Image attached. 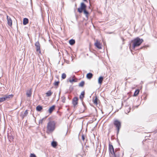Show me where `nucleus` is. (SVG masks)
<instances>
[{"mask_svg":"<svg viewBox=\"0 0 157 157\" xmlns=\"http://www.w3.org/2000/svg\"><path fill=\"white\" fill-rule=\"evenodd\" d=\"M109 150L110 157H120L121 152L118 149H115L114 151L112 144H109Z\"/></svg>","mask_w":157,"mask_h":157,"instance_id":"f257e3e1","label":"nucleus"},{"mask_svg":"<svg viewBox=\"0 0 157 157\" xmlns=\"http://www.w3.org/2000/svg\"><path fill=\"white\" fill-rule=\"evenodd\" d=\"M144 42V40L142 39H140L139 37H137L132 41L133 43V49H134L136 47L140 46Z\"/></svg>","mask_w":157,"mask_h":157,"instance_id":"f03ea898","label":"nucleus"},{"mask_svg":"<svg viewBox=\"0 0 157 157\" xmlns=\"http://www.w3.org/2000/svg\"><path fill=\"white\" fill-rule=\"evenodd\" d=\"M113 124L115 127L116 128L117 130V134L119 133L120 128L121 127V122L117 120H114Z\"/></svg>","mask_w":157,"mask_h":157,"instance_id":"7ed1b4c3","label":"nucleus"},{"mask_svg":"<svg viewBox=\"0 0 157 157\" xmlns=\"http://www.w3.org/2000/svg\"><path fill=\"white\" fill-rule=\"evenodd\" d=\"M13 95L12 94L10 95H5L3 97L0 98V103L6 101H8L9 100L13 97Z\"/></svg>","mask_w":157,"mask_h":157,"instance_id":"20e7f679","label":"nucleus"},{"mask_svg":"<svg viewBox=\"0 0 157 157\" xmlns=\"http://www.w3.org/2000/svg\"><path fill=\"white\" fill-rule=\"evenodd\" d=\"M50 132H53L55 129L56 122L52 121L50 120Z\"/></svg>","mask_w":157,"mask_h":157,"instance_id":"39448f33","label":"nucleus"},{"mask_svg":"<svg viewBox=\"0 0 157 157\" xmlns=\"http://www.w3.org/2000/svg\"><path fill=\"white\" fill-rule=\"evenodd\" d=\"M35 46L36 47V51L37 52H39V53H40V44L39 42L37 41L35 43Z\"/></svg>","mask_w":157,"mask_h":157,"instance_id":"423d86ee","label":"nucleus"},{"mask_svg":"<svg viewBox=\"0 0 157 157\" xmlns=\"http://www.w3.org/2000/svg\"><path fill=\"white\" fill-rule=\"evenodd\" d=\"M28 110H26L24 112H22L20 114V116L23 119L25 117L27 116L28 114Z\"/></svg>","mask_w":157,"mask_h":157,"instance_id":"0eeeda50","label":"nucleus"},{"mask_svg":"<svg viewBox=\"0 0 157 157\" xmlns=\"http://www.w3.org/2000/svg\"><path fill=\"white\" fill-rule=\"evenodd\" d=\"M78 99L77 97H75L72 100V103L74 106H75L78 104Z\"/></svg>","mask_w":157,"mask_h":157,"instance_id":"6e6552de","label":"nucleus"},{"mask_svg":"<svg viewBox=\"0 0 157 157\" xmlns=\"http://www.w3.org/2000/svg\"><path fill=\"white\" fill-rule=\"evenodd\" d=\"M7 23L9 25L11 26L12 25V20L10 17L8 16H7Z\"/></svg>","mask_w":157,"mask_h":157,"instance_id":"1a4fd4ad","label":"nucleus"},{"mask_svg":"<svg viewBox=\"0 0 157 157\" xmlns=\"http://www.w3.org/2000/svg\"><path fill=\"white\" fill-rule=\"evenodd\" d=\"M32 89L27 90L26 95L28 97H30L32 94Z\"/></svg>","mask_w":157,"mask_h":157,"instance_id":"9d476101","label":"nucleus"},{"mask_svg":"<svg viewBox=\"0 0 157 157\" xmlns=\"http://www.w3.org/2000/svg\"><path fill=\"white\" fill-rule=\"evenodd\" d=\"M95 46L98 49H101V47L100 43L97 41L95 43Z\"/></svg>","mask_w":157,"mask_h":157,"instance_id":"9b49d317","label":"nucleus"},{"mask_svg":"<svg viewBox=\"0 0 157 157\" xmlns=\"http://www.w3.org/2000/svg\"><path fill=\"white\" fill-rule=\"evenodd\" d=\"M29 22V20L26 18H25L23 20V24L24 25H25L27 24Z\"/></svg>","mask_w":157,"mask_h":157,"instance_id":"f8f14e48","label":"nucleus"},{"mask_svg":"<svg viewBox=\"0 0 157 157\" xmlns=\"http://www.w3.org/2000/svg\"><path fill=\"white\" fill-rule=\"evenodd\" d=\"M103 79V77L102 76L100 77L98 79V83L101 84Z\"/></svg>","mask_w":157,"mask_h":157,"instance_id":"ddd939ff","label":"nucleus"},{"mask_svg":"<svg viewBox=\"0 0 157 157\" xmlns=\"http://www.w3.org/2000/svg\"><path fill=\"white\" fill-rule=\"evenodd\" d=\"M86 5L83 2H82L81 3L80 8L82 9L83 10L86 9Z\"/></svg>","mask_w":157,"mask_h":157,"instance_id":"4468645a","label":"nucleus"},{"mask_svg":"<svg viewBox=\"0 0 157 157\" xmlns=\"http://www.w3.org/2000/svg\"><path fill=\"white\" fill-rule=\"evenodd\" d=\"M93 76V74L91 73H88L86 75V77L87 78L90 79Z\"/></svg>","mask_w":157,"mask_h":157,"instance_id":"2eb2a0df","label":"nucleus"},{"mask_svg":"<svg viewBox=\"0 0 157 157\" xmlns=\"http://www.w3.org/2000/svg\"><path fill=\"white\" fill-rule=\"evenodd\" d=\"M55 106L53 105L50 107V114L52 113V111L55 109Z\"/></svg>","mask_w":157,"mask_h":157,"instance_id":"dca6fc26","label":"nucleus"},{"mask_svg":"<svg viewBox=\"0 0 157 157\" xmlns=\"http://www.w3.org/2000/svg\"><path fill=\"white\" fill-rule=\"evenodd\" d=\"M85 92L83 91L82 92L80 95L79 96V98L81 100H82L83 98L84 97Z\"/></svg>","mask_w":157,"mask_h":157,"instance_id":"f3484780","label":"nucleus"},{"mask_svg":"<svg viewBox=\"0 0 157 157\" xmlns=\"http://www.w3.org/2000/svg\"><path fill=\"white\" fill-rule=\"evenodd\" d=\"M57 145V142L55 141H53L51 143V145L53 147H55Z\"/></svg>","mask_w":157,"mask_h":157,"instance_id":"a211bd4d","label":"nucleus"},{"mask_svg":"<svg viewBox=\"0 0 157 157\" xmlns=\"http://www.w3.org/2000/svg\"><path fill=\"white\" fill-rule=\"evenodd\" d=\"M83 11L84 14L85 15L86 17L87 18H88V14H89V12H88V11H87L86 10V9L84 10Z\"/></svg>","mask_w":157,"mask_h":157,"instance_id":"6ab92c4d","label":"nucleus"},{"mask_svg":"<svg viewBox=\"0 0 157 157\" xmlns=\"http://www.w3.org/2000/svg\"><path fill=\"white\" fill-rule=\"evenodd\" d=\"M69 43L71 45H73L75 43V41L74 39H71L69 41Z\"/></svg>","mask_w":157,"mask_h":157,"instance_id":"aec40b11","label":"nucleus"},{"mask_svg":"<svg viewBox=\"0 0 157 157\" xmlns=\"http://www.w3.org/2000/svg\"><path fill=\"white\" fill-rule=\"evenodd\" d=\"M36 109L38 111H40L42 109V107L41 106L38 105L36 107Z\"/></svg>","mask_w":157,"mask_h":157,"instance_id":"412c9836","label":"nucleus"},{"mask_svg":"<svg viewBox=\"0 0 157 157\" xmlns=\"http://www.w3.org/2000/svg\"><path fill=\"white\" fill-rule=\"evenodd\" d=\"M98 98L97 96H96L95 99L93 100V102L96 105H97L98 104Z\"/></svg>","mask_w":157,"mask_h":157,"instance_id":"4be33fe9","label":"nucleus"},{"mask_svg":"<svg viewBox=\"0 0 157 157\" xmlns=\"http://www.w3.org/2000/svg\"><path fill=\"white\" fill-rule=\"evenodd\" d=\"M139 90L138 89L136 90L134 92L133 96H137L138 95V94H139Z\"/></svg>","mask_w":157,"mask_h":157,"instance_id":"5701e85b","label":"nucleus"},{"mask_svg":"<svg viewBox=\"0 0 157 157\" xmlns=\"http://www.w3.org/2000/svg\"><path fill=\"white\" fill-rule=\"evenodd\" d=\"M85 82L84 81H81L79 84V86L81 87H83L84 85Z\"/></svg>","mask_w":157,"mask_h":157,"instance_id":"b1692460","label":"nucleus"},{"mask_svg":"<svg viewBox=\"0 0 157 157\" xmlns=\"http://www.w3.org/2000/svg\"><path fill=\"white\" fill-rule=\"evenodd\" d=\"M84 10H83V9H82L81 8H78V11L79 13H81L82 12V11H83Z\"/></svg>","mask_w":157,"mask_h":157,"instance_id":"393cba45","label":"nucleus"},{"mask_svg":"<svg viewBox=\"0 0 157 157\" xmlns=\"http://www.w3.org/2000/svg\"><path fill=\"white\" fill-rule=\"evenodd\" d=\"M47 117H46L45 118H43L41 120H40L39 121V123L40 124H42L43 122V121Z\"/></svg>","mask_w":157,"mask_h":157,"instance_id":"a878e982","label":"nucleus"},{"mask_svg":"<svg viewBox=\"0 0 157 157\" xmlns=\"http://www.w3.org/2000/svg\"><path fill=\"white\" fill-rule=\"evenodd\" d=\"M66 77V75L65 73H63L62 75V78L63 79H65Z\"/></svg>","mask_w":157,"mask_h":157,"instance_id":"bb28decb","label":"nucleus"},{"mask_svg":"<svg viewBox=\"0 0 157 157\" xmlns=\"http://www.w3.org/2000/svg\"><path fill=\"white\" fill-rule=\"evenodd\" d=\"M76 80L75 79L73 78L72 79H70L69 82H76Z\"/></svg>","mask_w":157,"mask_h":157,"instance_id":"cd10ccee","label":"nucleus"},{"mask_svg":"<svg viewBox=\"0 0 157 157\" xmlns=\"http://www.w3.org/2000/svg\"><path fill=\"white\" fill-rule=\"evenodd\" d=\"M30 157H36V155L33 153H31Z\"/></svg>","mask_w":157,"mask_h":157,"instance_id":"c85d7f7f","label":"nucleus"},{"mask_svg":"<svg viewBox=\"0 0 157 157\" xmlns=\"http://www.w3.org/2000/svg\"><path fill=\"white\" fill-rule=\"evenodd\" d=\"M47 127V129H48L47 132L48 133V132H49V122H48V123Z\"/></svg>","mask_w":157,"mask_h":157,"instance_id":"c756f323","label":"nucleus"},{"mask_svg":"<svg viewBox=\"0 0 157 157\" xmlns=\"http://www.w3.org/2000/svg\"><path fill=\"white\" fill-rule=\"evenodd\" d=\"M59 82H56L54 84L55 86H58L59 84Z\"/></svg>","mask_w":157,"mask_h":157,"instance_id":"7c9ffc66","label":"nucleus"},{"mask_svg":"<svg viewBox=\"0 0 157 157\" xmlns=\"http://www.w3.org/2000/svg\"><path fill=\"white\" fill-rule=\"evenodd\" d=\"M82 139L83 141H84L85 140V136H84L83 134H82Z\"/></svg>","mask_w":157,"mask_h":157,"instance_id":"2f4dec72","label":"nucleus"},{"mask_svg":"<svg viewBox=\"0 0 157 157\" xmlns=\"http://www.w3.org/2000/svg\"><path fill=\"white\" fill-rule=\"evenodd\" d=\"M46 96H47V97H48L49 96V91H48L46 93Z\"/></svg>","mask_w":157,"mask_h":157,"instance_id":"473e14b6","label":"nucleus"},{"mask_svg":"<svg viewBox=\"0 0 157 157\" xmlns=\"http://www.w3.org/2000/svg\"><path fill=\"white\" fill-rule=\"evenodd\" d=\"M50 92V93H49V94H50V96L52 94V92L50 91V92Z\"/></svg>","mask_w":157,"mask_h":157,"instance_id":"72a5a7b5","label":"nucleus"},{"mask_svg":"<svg viewBox=\"0 0 157 157\" xmlns=\"http://www.w3.org/2000/svg\"><path fill=\"white\" fill-rule=\"evenodd\" d=\"M82 104H83V107H84V108L85 109V105H84L83 103V102H82Z\"/></svg>","mask_w":157,"mask_h":157,"instance_id":"f704fd0d","label":"nucleus"},{"mask_svg":"<svg viewBox=\"0 0 157 157\" xmlns=\"http://www.w3.org/2000/svg\"><path fill=\"white\" fill-rule=\"evenodd\" d=\"M145 47V46H143V47H141L140 48V49H142L143 48H144V47Z\"/></svg>","mask_w":157,"mask_h":157,"instance_id":"c9c22d12","label":"nucleus"},{"mask_svg":"<svg viewBox=\"0 0 157 157\" xmlns=\"http://www.w3.org/2000/svg\"><path fill=\"white\" fill-rule=\"evenodd\" d=\"M85 2H87V0H83Z\"/></svg>","mask_w":157,"mask_h":157,"instance_id":"e433bc0d","label":"nucleus"},{"mask_svg":"<svg viewBox=\"0 0 157 157\" xmlns=\"http://www.w3.org/2000/svg\"><path fill=\"white\" fill-rule=\"evenodd\" d=\"M48 21L49 22V15H48Z\"/></svg>","mask_w":157,"mask_h":157,"instance_id":"4c0bfd02","label":"nucleus"},{"mask_svg":"<svg viewBox=\"0 0 157 157\" xmlns=\"http://www.w3.org/2000/svg\"><path fill=\"white\" fill-rule=\"evenodd\" d=\"M122 39L123 41L124 40V39L123 38H122Z\"/></svg>","mask_w":157,"mask_h":157,"instance_id":"58836bf2","label":"nucleus"},{"mask_svg":"<svg viewBox=\"0 0 157 157\" xmlns=\"http://www.w3.org/2000/svg\"><path fill=\"white\" fill-rule=\"evenodd\" d=\"M84 110H85V109L82 111V112H84Z\"/></svg>","mask_w":157,"mask_h":157,"instance_id":"ea45409f","label":"nucleus"},{"mask_svg":"<svg viewBox=\"0 0 157 157\" xmlns=\"http://www.w3.org/2000/svg\"><path fill=\"white\" fill-rule=\"evenodd\" d=\"M144 98H145V99L146 98V97H145Z\"/></svg>","mask_w":157,"mask_h":157,"instance_id":"a19ab883","label":"nucleus"},{"mask_svg":"<svg viewBox=\"0 0 157 157\" xmlns=\"http://www.w3.org/2000/svg\"><path fill=\"white\" fill-rule=\"evenodd\" d=\"M48 111H49V109H48Z\"/></svg>","mask_w":157,"mask_h":157,"instance_id":"79ce46f5","label":"nucleus"},{"mask_svg":"<svg viewBox=\"0 0 157 157\" xmlns=\"http://www.w3.org/2000/svg\"><path fill=\"white\" fill-rule=\"evenodd\" d=\"M156 132H157V131H156Z\"/></svg>","mask_w":157,"mask_h":157,"instance_id":"37998d69","label":"nucleus"}]
</instances>
